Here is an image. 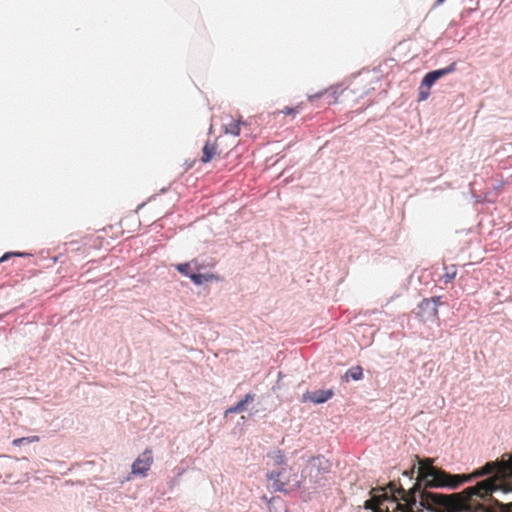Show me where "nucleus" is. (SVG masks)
Listing matches in <instances>:
<instances>
[{
	"mask_svg": "<svg viewBox=\"0 0 512 512\" xmlns=\"http://www.w3.org/2000/svg\"><path fill=\"white\" fill-rule=\"evenodd\" d=\"M254 400L253 394H247L244 399L239 401L235 406L230 407L226 410V414L229 413H240L246 409V404Z\"/></svg>",
	"mask_w": 512,
	"mask_h": 512,
	"instance_id": "nucleus-14",
	"label": "nucleus"
},
{
	"mask_svg": "<svg viewBox=\"0 0 512 512\" xmlns=\"http://www.w3.org/2000/svg\"><path fill=\"white\" fill-rule=\"evenodd\" d=\"M418 461L417 478L414 485L405 490L401 484L390 482L387 488L390 496L384 493L381 496H372L366 500L364 507L374 512H423L424 509L439 512V504L445 501L441 493L432 492L430 488L456 489L461 481L458 476H451L450 473L435 467L433 459H421Z\"/></svg>",
	"mask_w": 512,
	"mask_h": 512,
	"instance_id": "nucleus-1",
	"label": "nucleus"
},
{
	"mask_svg": "<svg viewBox=\"0 0 512 512\" xmlns=\"http://www.w3.org/2000/svg\"><path fill=\"white\" fill-rule=\"evenodd\" d=\"M419 310L423 313L428 312V314L431 316V307H421V303L418 306Z\"/></svg>",
	"mask_w": 512,
	"mask_h": 512,
	"instance_id": "nucleus-25",
	"label": "nucleus"
},
{
	"mask_svg": "<svg viewBox=\"0 0 512 512\" xmlns=\"http://www.w3.org/2000/svg\"><path fill=\"white\" fill-rule=\"evenodd\" d=\"M330 462L323 456L312 458L304 469L305 478L313 484H320L330 470Z\"/></svg>",
	"mask_w": 512,
	"mask_h": 512,
	"instance_id": "nucleus-4",
	"label": "nucleus"
},
{
	"mask_svg": "<svg viewBox=\"0 0 512 512\" xmlns=\"http://www.w3.org/2000/svg\"><path fill=\"white\" fill-rule=\"evenodd\" d=\"M328 95L329 97L333 98V101H329L328 103H335L337 101V90L336 89H330V90H324L322 92H319L317 94L311 95L308 97V100L312 103L314 100Z\"/></svg>",
	"mask_w": 512,
	"mask_h": 512,
	"instance_id": "nucleus-15",
	"label": "nucleus"
},
{
	"mask_svg": "<svg viewBox=\"0 0 512 512\" xmlns=\"http://www.w3.org/2000/svg\"><path fill=\"white\" fill-rule=\"evenodd\" d=\"M440 297L426 298L421 301V307H431V316L438 318V305L440 304Z\"/></svg>",
	"mask_w": 512,
	"mask_h": 512,
	"instance_id": "nucleus-13",
	"label": "nucleus"
},
{
	"mask_svg": "<svg viewBox=\"0 0 512 512\" xmlns=\"http://www.w3.org/2000/svg\"><path fill=\"white\" fill-rule=\"evenodd\" d=\"M507 512H512V503H510V504L508 505V511H507Z\"/></svg>",
	"mask_w": 512,
	"mask_h": 512,
	"instance_id": "nucleus-27",
	"label": "nucleus"
},
{
	"mask_svg": "<svg viewBox=\"0 0 512 512\" xmlns=\"http://www.w3.org/2000/svg\"><path fill=\"white\" fill-rule=\"evenodd\" d=\"M444 270H445V273L443 274L442 279L445 284H448L455 279L456 274H457V269L454 265H452L450 267L445 266Z\"/></svg>",
	"mask_w": 512,
	"mask_h": 512,
	"instance_id": "nucleus-16",
	"label": "nucleus"
},
{
	"mask_svg": "<svg viewBox=\"0 0 512 512\" xmlns=\"http://www.w3.org/2000/svg\"><path fill=\"white\" fill-rule=\"evenodd\" d=\"M175 269L182 275L186 276V277H189L190 278V275L193 274V272H191L192 268H191V263L189 262H186V263H179V264H176L174 265Z\"/></svg>",
	"mask_w": 512,
	"mask_h": 512,
	"instance_id": "nucleus-17",
	"label": "nucleus"
},
{
	"mask_svg": "<svg viewBox=\"0 0 512 512\" xmlns=\"http://www.w3.org/2000/svg\"><path fill=\"white\" fill-rule=\"evenodd\" d=\"M301 109H302V104H299L296 107H285L283 110L279 111V113L294 116L295 114L300 112ZM275 114H278V112H276Z\"/></svg>",
	"mask_w": 512,
	"mask_h": 512,
	"instance_id": "nucleus-21",
	"label": "nucleus"
},
{
	"mask_svg": "<svg viewBox=\"0 0 512 512\" xmlns=\"http://www.w3.org/2000/svg\"><path fill=\"white\" fill-rule=\"evenodd\" d=\"M269 481H272V486L275 491L286 492V487L293 481L297 482L296 475L292 473L291 468L286 465L281 466L278 471H271L266 475Z\"/></svg>",
	"mask_w": 512,
	"mask_h": 512,
	"instance_id": "nucleus-5",
	"label": "nucleus"
},
{
	"mask_svg": "<svg viewBox=\"0 0 512 512\" xmlns=\"http://www.w3.org/2000/svg\"><path fill=\"white\" fill-rule=\"evenodd\" d=\"M190 279L195 285H202L205 282L218 280V277L212 273L201 274L199 272H193V274L190 275Z\"/></svg>",
	"mask_w": 512,
	"mask_h": 512,
	"instance_id": "nucleus-12",
	"label": "nucleus"
},
{
	"mask_svg": "<svg viewBox=\"0 0 512 512\" xmlns=\"http://www.w3.org/2000/svg\"><path fill=\"white\" fill-rule=\"evenodd\" d=\"M333 396L332 390H317L310 394L309 399L314 403H324Z\"/></svg>",
	"mask_w": 512,
	"mask_h": 512,
	"instance_id": "nucleus-10",
	"label": "nucleus"
},
{
	"mask_svg": "<svg viewBox=\"0 0 512 512\" xmlns=\"http://www.w3.org/2000/svg\"><path fill=\"white\" fill-rule=\"evenodd\" d=\"M189 263H191V268L193 270H195L196 272H199L200 269H201V265L199 264V262L196 260V259H193L192 261H190Z\"/></svg>",
	"mask_w": 512,
	"mask_h": 512,
	"instance_id": "nucleus-23",
	"label": "nucleus"
},
{
	"mask_svg": "<svg viewBox=\"0 0 512 512\" xmlns=\"http://www.w3.org/2000/svg\"><path fill=\"white\" fill-rule=\"evenodd\" d=\"M245 124L240 119H232L229 123L224 125V132L225 134H230L234 137H237L240 135L241 132V125Z\"/></svg>",
	"mask_w": 512,
	"mask_h": 512,
	"instance_id": "nucleus-11",
	"label": "nucleus"
},
{
	"mask_svg": "<svg viewBox=\"0 0 512 512\" xmlns=\"http://www.w3.org/2000/svg\"><path fill=\"white\" fill-rule=\"evenodd\" d=\"M38 441H39L38 436H29V437H22V438L14 439L12 444L14 446H20L25 443L29 444V443H34V442H38Z\"/></svg>",
	"mask_w": 512,
	"mask_h": 512,
	"instance_id": "nucleus-19",
	"label": "nucleus"
},
{
	"mask_svg": "<svg viewBox=\"0 0 512 512\" xmlns=\"http://www.w3.org/2000/svg\"><path fill=\"white\" fill-rule=\"evenodd\" d=\"M496 479L490 477L488 479L478 482L475 486L466 488L463 492L452 495L441 494L445 498L442 504H439V511L446 510L449 512H460L463 510H470L475 500L473 497L486 498L497 488Z\"/></svg>",
	"mask_w": 512,
	"mask_h": 512,
	"instance_id": "nucleus-2",
	"label": "nucleus"
},
{
	"mask_svg": "<svg viewBox=\"0 0 512 512\" xmlns=\"http://www.w3.org/2000/svg\"><path fill=\"white\" fill-rule=\"evenodd\" d=\"M12 256L24 257V256H28V254L27 253H20V252H7L2 257H0V263L8 260Z\"/></svg>",
	"mask_w": 512,
	"mask_h": 512,
	"instance_id": "nucleus-22",
	"label": "nucleus"
},
{
	"mask_svg": "<svg viewBox=\"0 0 512 512\" xmlns=\"http://www.w3.org/2000/svg\"><path fill=\"white\" fill-rule=\"evenodd\" d=\"M512 470V462H488L486 463L481 469L475 471L471 475H457L460 477L463 481L459 484H463L464 482L469 481L472 478L480 477L483 475L491 474V473H505L507 471ZM453 476L452 474H450Z\"/></svg>",
	"mask_w": 512,
	"mask_h": 512,
	"instance_id": "nucleus-6",
	"label": "nucleus"
},
{
	"mask_svg": "<svg viewBox=\"0 0 512 512\" xmlns=\"http://www.w3.org/2000/svg\"><path fill=\"white\" fill-rule=\"evenodd\" d=\"M284 462V456L280 452H278V454L276 455V463L279 465H283Z\"/></svg>",
	"mask_w": 512,
	"mask_h": 512,
	"instance_id": "nucleus-24",
	"label": "nucleus"
},
{
	"mask_svg": "<svg viewBox=\"0 0 512 512\" xmlns=\"http://www.w3.org/2000/svg\"><path fill=\"white\" fill-rule=\"evenodd\" d=\"M444 1H445V0H437V2H436V3H437L438 5H440V4H442Z\"/></svg>",
	"mask_w": 512,
	"mask_h": 512,
	"instance_id": "nucleus-28",
	"label": "nucleus"
},
{
	"mask_svg": "<svg viewBox=\"0 0 512 512\" xmlns=\"http://www.w3.org/2000/svg\"><path fill=\"white\" fill-rule=\"evenodd\" d=\"M345 376L348 378L350 377L353 380H360L363 377V370L360 366H355L350 368Z\"/></svg>",
	"mask_w": 512,
	"mask_h": 512,
	"instance_id": "nucleus-18",
	"label": "nucleus"
},
{
	"mask_svg": "<svg viewBox=\"0 0 512 512\" xmlns=\"http://www.w3.org/2000/svg\"><path fill=\"white\" fill-rule=\"evenodd\" d=\"M276 506H283V501L279 497H273L269 500V510L271 512H282Z\"/></svg>",
	"mask_w": 512,
	"mask_h": 512,
	"instance_id": "nucleus-20",
	"label": "nucleus"
},
{
	"mask_svg": "<svg viewBox=\"0 0 512 512\" xmlns=\"http://www.w3.org/2000/svg\"><path fill=\"white\" fill-rule=\"evenodd\" d=\"M456 68H457L456 62H452L450 65H448L445 68L434 70V71L427 73L421 81V84L419 87L418 100L419 101L426 100L428 98V96L430 95L429 89L431 88V86L440 78H442L450 73L455 72Z\"/></svg>",
	"mask_w": 512,
	"mask_h": 512,
	"instance_id": "nucleus-3",
	"label": "nucleus"
},
{
	"mask_svg": "<svg viewBox=\"0 0 512 512\" xmlns=\"http://www.w3.org/2000/svg\"><path fill=\"white\" fill-rule=\"evenodd\" d=\"M413 474H414V467L410 471H405L404 472V475L407 476L410 479L412 478Z\"/></svg>",
	"mask_w": 512,
	"mask_h": 512,
	"instance_id": "nucleus-26",
	"label": "nucleus"
},
{
	"mask_svg": "<svg viewBox=\"0 0 512 512\" xmlns=\"http://www.w3.org/2000/svg\"><path fill=\"white\" fill-rule=\"evenodd\" d=\"M153 464L152 450L147 448L140 454L132 464V474L145 477Z\"/></svg>",
	"mask_w": 512,
	"mask_h": 512,
	"instance_id": "nucleus-8",
	"label": "nucleus"
},
{
	"mask_svg": "<svg viewBox=\"0 0 512 512\" xmlns=\"http://www.w3.org/2000/svg\"><path fill=\"white\" fill-rule=\"evenodd\" d=\"M224 138L222 136L217 137L213 141L208 140L202 148V156L200 161L204 164L210 162L216 157H220L224 153L223 147Z\"/></svg>",
	"mask_w": 512,
	"mask_h": 512,
	"instance_id": "nucleus-7",
	"label": "nucleus"
},
{
	"mask_svg": "<svg viewBox=\"0 0 512 512\" xmlns=\"http://www.w3.org/2000/svg\"><path fill=\"white\" fill-rule=\"evenodd\" d=\"M161 203V198H152L147 203L139 206L138 210L147 209L148 211L155 212L154 217L160 219L169 213L168 208H161Z\"/></svg>",
	"mask_w": 512,
	"mask_h": 512,
	"instance_id": "nucleus-9",
	"label": "nucleus"
}]
</instances>
